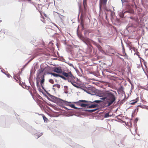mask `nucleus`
Returning <instances> with one entry per match:
<instances>
[{
    "instance_id": "7ed1b4c3",
    "label": "nucleus",
    "mask_w": 148,
    "mask_h": 148,
    "mask_svg": "<svg viewBox=\"0 0 148 148\" xmlns=\"http://www.w3.org/2000/svg\"><path fill=\"white\" fill-rule=\"evenodd\" d=\"M101 102V101L99 100H95L93 102H91L85 100H80L78 101L73 102V103L79 105V106L82 107H86L89 106L90 105V104L91 103H100Z\"/></svg>"
},
{
    "instance_id": "f704fd0d",
    "label": "nucleus",
    "mask_w": 148,
    "mask_h": 148,
    "mask_svg": "<svg viewBox=\"0 0 148 148\" xmlns=\"http://www.w3.org/2000/svg\"><path fill=\"white\" fill-rule=\"evenodd\" d=\"M114 92H115V93H116V92L114 91Z\"/></svg>"
},
{
    "instance_id": "1a4fd4ad",
    "label": "nucleus",
    "mask_w": 148,
    "mask_h": 148,
    "mask_svg": "<svg viewBox=\"0 0 148 148\" xmlns=\"http://www.w3.org/2000/svg\"><path fill=\"white\" fill-rule=\"evenodd\" d=\"M71 82V84L75 87L76 88H78L79 87L77 86V83L74 81V79H71V81L69 82Z\"/></svg>"
},
{
    "instance_id": "412c9836",
    "label": "nucleus",
    "mask_w": 148,
    "mask_h": 148,
    "mask_svg": "<svg viewBox=\"0 0 148 148\" xmlns=\"http://www.w3.org/2000/svg\"><path fill=\"white\" fill-rule=\"evenodd\" d=\"M49 82L52 84H53L54 83V81L53 80V79H50L49 80Z\"/></svg>"
},
{
    "instance_id": "473e14b6",
    "label": "nucleus",
    "mask_w": 148,
    "mask_h": 148,
    "mask_svg": "<svg viewBox=\"0 0 148 148\" xmlns=\"http://www.w3.org/2000/svg\"><path fill=\"white\" fill-rule=\"evenodd\" d=\"M40 14L42 16V13H41L40 12Z\"/></svg>"
},
{
    "instance_id": "2eb2a0df",
    "label": "nucleus",
    "mask_w": 148,
    "mask_h": 148,
    "mask_svg": "<svg viewBox=\"0 0 148 148\" xmlns=\"http://www.w3.org/2000/svg\"><path fill=\"white\" fill-rule=\"evenodd\" d=\"M51 74L54 77H58L59 76V75L58 74H57L54 73H51Z\"/></svg>"
},
{
    "instance_id": "bb28decb",
    "label": "nucleus",
    "mask_w": 148,
    "mask_h": 148,
    "mask_svg": "<svg viewBox=\"0 0 148 148\" xmlns=\"http://www.w3.org/2000/svg\"><path fill=\"white\" fill-rule=\"evenodd\" d=\"M81 24L82 25V27L83 28L84 27V24L83 23H82V22H81Z\"/></svg>"
},
{
    "instance_id": "aec40b11",
    "label": "nucleus",
    "mask_w": 148,
    "mask_h": 148,
    "mask_svg": "<svg viewBox=\"0 0 148 148\" xmlns=\"http://www.w3.org/2000/svg\"><path fill=\"white\" fill-rule=\"evenodd\" d=\"M101 3L105 4L107 2V0H102L101 1Z\"/></svg>"
},
{
    "instance_id": "f8f14e48",
    "label": "nucleus",
    "mask_w": 148,
    "mask_h": 148,
    "mask_svg": "<svg viewBox=\"0 0 148 148\" xmlns=\"http://www.w3.org/2000/svg\"><path fill=\"white\" fill-rule=\"evenodd\" d=\"M28 89L29 90V92L30 94L32 96H33V92L34 90H33L30 86L28 87Z\"/></svg>"
},
{
    "instance_id": "b1692460",
    "label": "nucleus",
    "mask_w": 148,
    "mask_h": 148,
    "mask_svg": "<svg viewBox=\"0 0 148 148\" xmlns=\"http://www.w3.org/2000/svg\"><path fill=\"white\" fill-rule=\"evenodd\" d=\"M42 19H41V21H42L44 23H45V20L44 18V17H42Z\"/></svg>"
},
{
    "instance_id": "f03ea898",
    "label": "nucleus",
    "mask_w": 148,
    "mask_h": 148,
    "mask_svg": "<svg viewBox=\"0 0 148 148\" xmlns=\"http://www.w3.org/2000/svg\"><path fill=\"white\" fill-rule=\"evenodd\" d=\"M51 98L52 99H53L54 100L58 102V103H63L65 105L67 106H69L71 107L74 108L75 109H79V108L77 107H76L74 105V104H70L69 103H73V102H68L67 101L65 100H63L62 99L58 98L55 96H51Z\"/></svg>"
},
{
    "instance_id": "cd10ccee",
    "label": "nucleus",
    "mask_w": 148,
    "mask_h": 148,
    "mask_svg": "<svg viewBox=\"0 0 148 148\" xmlns=\"http://www.w3.org/2000/svg\"><path fill=\"white\" fill-rule=\"evenodd\" d=\"M29 62V61L25 65H27Z\"/></svg>"
},
{
    "instance_id": "7c9ffc66",
    "label": "nucleus",
    "mask_w": 148,
    "mask_h": 148,
    "mask_svg": "<svg viewBox=\"0 0 148 148\" xmlns=\"http://www.w3.org/2000/svg\"><path fill=\"white\" fill-rule=\"evenodd\" d=\"M145 67H147L146 66L145 64Z\"/></svg>"
},
{
    "instance_id": "6e6552de",
    "label": "nucleus",
    "mask_w": 148,
    "mask_h": 148,
    "mask_svg": "<svg viewBox=\"0 0 148 148\" xmlns=\"http://www.w3.org/2000/svg\"><path fill=\"white\" fill-rule=\"evenodd\" d=\"M139 100V97H138L136 98L135 100H132L130 101V104L132 105H134Z\"/></svg>"
},
{
    "instance_id": "2f4dec72",
    "label": "nucleus",
    "mask_w": 148,
    "mask_h": 148,
    "mask_svg": "<svg viewBox=\"0 0 148 148\" xmlns=\"http://www.w3.org/2000/svg\"><path fill=\"white\" fill-rule=\"evenodd\" d=\"M107 15H106V18H107Z\"/></svg>"
},
{
    "instance_id": "a211bd4d",
    "label": "nucleus",
    "mask_w": 148,
    "mask_h": 148,
    "mask_svg": "<svg viewBox=\"0 0 148 148\" xmlns=\"http://www.w3.org/2000/svg\"><path fill=\"white\" fill-rule=\"evenodd\" d=\"M109 116H111V115L110 116L109 112H108L106 113L104 115V117L105 118H108Z\"/></svg>"
},
{
    "instance_id": "a878e982",
    "label": "nucleus",
    "mask_w": 148,
    "mask_h": 148,
    "mask_svg": "<svg viewBox=\"0 0 148 148\" xmlns=\"http://www.w3.org/2000/svg\"><path fill=\"white\" fill-rule=\"evenodd\" d=\"M59 77H61L62 78V79H63V77H64V76H62V75H59Z\"/></svg>"
},
{
    "instance_id": "6ab92c4d",
    "label": "nucleus",
    "mask_w": 148,
    "mask_h": 148,
    "mask_svg": "<svg viewBox=\"0 0 148 148\" xmlns=\"http://www.w3.org/2000/svg\"><path fill=\"white\" fill-rule=\"evenodd\" d=\"M42 117L43 119L45 121H47L48 120V119L45 116V115L42 114Z\"/></svg>"
},
{
    "instance_id": "f3484780",
    "label": "nucleus",
    "mask_w": 148,
    "mask_h": 148,
    "mask_svg": "<svg viewBox=\"0 0 148 148\" xmlns=\"http://www.w3.org/2000/svg\"><path fill=\"white\" fill-rule=\"evenodd\" d=\"M97 109H93V110H86L89 112H94Z\"/></svg>"
},
{
    "instance_id": "0eeeda50",
    "label": "nucleus",
    "mask_w": 148,
    "mask_h": 148,
    "mask_svg": "<svg viewBox=\"0 0 148 148\" xmlns=\"http://www.w3.org/2000/svg\"><path fill=\"white\" fill-rule=\"evenodd\" d=\"M40 78L41 79V80L40 81V83L41 85V86L43 87V85L44 83L45 82V77L44 75H41Z\"/></svg>"
},
{
    "instance_id": "423d86ee",
    "label": "nucleus",
    "mask_w": 148,
    "mask_h": 148,
    "mask_svg": "<svg viewBox=\"0 0 148 148\" xmlns=\"http://www.w3.org/2000/svg\"><path fill=\"white\" fill-rule=\"evenodd\" d=\"M53 71L58 73H62V71L60 67H56L54 69Z\"/></svg>"
},
{
    "instance_id": "393cba45",
    "label": "nucleus",
    "mask_w": 148,
    "mask_h": 148,
    "mask_svg": "<svg viewBox=\"0 0 148 148\" xmlns=\"http://www.w3.org/2000/svg\"><path fill=\"white\" fill-rule=\"evenodd\" d=\"M63 79L65 80H67V78H66V77H64V76Z\"/></svg>"
},
{
    "instance_id": "f257e3e1",
    "label": "nucleus",
    "mask_w": 148,
    "mask_h": 148,
    "mask_svg": "<svg viewBox=\"0 0 148 148\" xmlns=\"http://www.w3.org/2000/svg\"><path fill=\"white\" fill-rule=\"evenodd\" d=\"M105 96L106 97L100 99L104 100L103 102L104 106L106 107H108L115 102L116 100V97L113 92L109 91L105 92Z\"/></svg>"
},
{
    "instance_id": "4468645a",
    "label": "nucleus",
    "mask_w": 148,
    "mask_h": 148,
    "mask_svg": "<svg viewBox=\"0 0 148 148\" xmlns=\"http://www.w3.org/2000/svg\"><path fill=\"white\" fill-rule=\"evenodd\" d=\"M97 47L99 50L101 52L103 51L102 47L99 45H97Z\"/></svg>"
},
{
    "instance_id": "c756f323",
    "label": "nucleus",
    "mask_w": 148,
    "mask_h": 148,
    "mask_svg": "<svg viewBox=\"0 0 148 148\" xmlns=\"http://www.w3.org/2000/svg\"><path fill=\"white\" fill-rule=\"evenodd\" d=\"M44 15H45V16H46V14H44Z\"/></svg>"
},
{
    "instance_id": "9b49d317",
    "label": "nucleus",
    "mask_w": 148,
    "mask_h": 148,
    "mask_svg": "<svg viewBox=\"0 0 148 148\" xmlns=\"http://www.w3.org/2000/svg\"><path fill=\"white\" fill-rule=\"evenodd\" d=\"M83 41L86 44H88L90 42V40L89 38H85L83 40Z\"/></svg>"
},
{
    "instance_id": "72a5a7b5",
    "label": "nucleus",
    "mask_w": 148,
    "mask_h": 148,
    "mask_svg": "<svg viewBox=\"0 0 148 148\" xmlns=\"http://www.w3.org/2000/svg\"><path fill=\"white\" fill-rule=\"evenodd\" d=\"M147 71L148 72V69H147Z\"/></svg>"
},
{
    "instance_id": "9d476101",
    "label": "nucleus",
    "mask_w": 148,
    "mask_h": 148,
    "mask_svg": "<svg viewBox=\"0 0 148 148\" xmlns=\"http://www.w3.org/2000/svg\"><path fill=\"white\" fill-rule=\"evenodd\" d=\"M98 106V105L97 104H94L88 106V108H94L97 107Z\"/></svg>"
},
{
    "instance_id": "20e7f679",
    "label": "nucleus",
    "mask_w": 148,
    "mask_h": 148,
    "mask_svg": "<svg viewBox=\"0 0 148 148\" xmlns=\"http://www.w3.org/2000/svg\"><path fill=\"white\" fill-rule=\"evenodd\" d=\"M62 75L67 78V80L69 82L71 79H74L75 78L74 76L73 75L71 72L67 73L63 72L62 73Z\"/></svg>"
},
{
    "instance_id": "39448f33",
    "label": "nucleus",
    "mask_w": 148,
    "mask_h": 148,
    "mask_svg": "<svg viewBox=\"0 0 148 148\" xmlns=\"http://www.w3.org/2000/svg\"><path fill=\"white\" fill-rule=\"evenodd\" d=\"M126 8L128 10V11H126L124 12V14L125 12H129L130 13H132L134 11L132 9L131 6L129 3L126 4Z\"/></svg>"
},
{
    "instance_id": "dca6fc26",
    "label": "nucleus",
    "mask_w": 148,
    "mask_h": 148,
    "mask_svg": "<svg viewBox=\"0 0 148 148\" xmlns=\"http://www.w3.org/2000/svg\"><path fill=\"white\" fill-rule=\"evenodd\" d=\"M53 87L55 88H60V85L59 84H54L53 86Z\"/></svg>"
},
{
    "instance_id": "4be33fe9",
    "label": "nucleus",
    "mask_w": 148,
    "mask_h": 148,
    "mask_svg": "<svg viewBox=\"0 0 148 148\" xmlns=\"http://www.w3.org/2000/svg\"><path fill=\"white\" fill-rule=\"evenodd\" d=\"M87 0H83V4L84 6L86 4Z\"/></svg>"
},
{
    "instance_id": "ddd939ff",
    "label": "nucleus",
    "mask_w": 148,
    "mask_h": 148,
    "mask_svg": "<svg viewBox=\"0 0 148 148\" xmlns=\"http://www.w3.org/2000/svg\"><path fill=\"white\" fill-rule=\"evenodd\" d=\"M37 56L36 54H34L33 55L32 57V58L30 59V60L29 61V62H30L32 60L35 58Z\"/></svg>"
},
{
    "instance_id": "c85d7f7f",
    "label": "nucleus",
    "mask_w": 148,
    "mask_h": 148,
    "mask_svg": "<svg viewBox=\"0 0 148 148\" xmlns=\"http://www.w3.org/2000/svg\"><path fill=\"white\" fill-rule=\"evenodd\" d=\"M138 120V119H137V118H136V119H135V121H137Z\"/></svg>"
},
{
    "instance_id": "5701e85b",
    "label": "nucleus",
    "mask_w": 148,
    "mask_h": 148,
    "mask_svg": "<svg viewBox=\"0 0 148 148\" xmlns=\"http://www.w3.org/2000/svg\"><path fill=\"white\" fill-rule=\"evenodd\" d=\"M128 0H121L122 3L125 2H128Z\"/></svg>"
}]
</instances>
